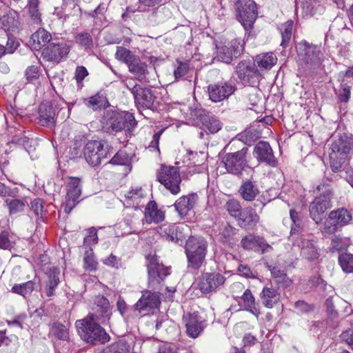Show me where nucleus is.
<instances>
[{
	"label": "nucleus",
	"instance_id": "1",
	"mask_svg": "<svg viewBox=\"0 0 353 353\" xmlns=\"http://www.w3.org/2000/svg\"><path fill=\"white\" fill-rule=\"evenodd\" d=\"M353 150V139L343 134L332 140L329 152L330 165L333 172L340 170L347 154Z\"/></svg>",
	"mask_w": 353,
	"mask_h": 353
},
{
	"label": "nucleus",
	"instance_id": "2",
	"mask_svg": "<svg viewBox=\"0 0 353 353\" xmlns=\"http://www.w3.org/2000/svg\"><path fill=\"white\" fill-rule=\"evenodd\" d=\"M316 191L320 193V195L310 203L309 210L311 218L319 223L323 220L325 211L332 207L330 199L332 191L326 184L318 185Z\"/></svg>",
	"mask_w": 353,
	"mask_h": 353
},
{
	"label": "nucleus",
	"instance_id": "3",
	"mask_svg": "<svg viewBox=\"0 0 353 353\" xmlns=\"http://www.w3.org/2000/svg\"><path fill=\"white\" fill-rule=\"evenodd\" d=\"M208 248V243L201 236L190 237L186 242V255L190 265L199 269L203 263Z\"/></svg>",
	"mask_w": 353,
	"mask_h": 353
},
{
	"label": "nucleus",
	"instance_id": "4",
	"mask_svg": "<svg viewBox=\"0 0 353 353\" xmlns=\"http://www.w3.org/2000/svg\"><path fill=\"white\" fill-rule=\"evenodd\" d=\"M157 180L172 194H176L180 192L181 180L176 168L162 165L158 172Z\"/></svg>",
	"mask_w": 353,
	"mask_h": 353
},
{
	"label": "nucleus",
	"instance_id": "5",
	"mask_svg": "<svg viewBox=\"0 0 353 353\" xmlns=\"http://www.w3.org/2000/svg\"><path fill=\"white\" fill-rule=\"evenodd\" d=\"M236 6L239 21L245 30L251 29L257 17L256 4L252 0H239Z\"/></svg>",
	"mask_w": 353,
	"mask_h": 353
},
{
	"label": "nucleus",
	"instance_id": "6",
	"mask_svg": "<svg viewBox=\"0 0 353 353\" xmlns=\"http://www.w3.org/2000/svg\"><path fill=\"white\" fill-rule=\"evenodd\" d=\"M296 229L292 228L291 236L293 239V245L300 249L301 255L309 261H314L319 257L318 249L314 245L313 241L310 236L305 234H297L296 236Z\"/></svg>",
	"mask_w": 353,
	"mask_h": 353
},
{
	"label": "nucleus",
	"instance_id": "7",
	"mask_svg": "<svg viewBox=\"0 0 353 353\" xmlns=\"http://www.w3.org/2000/svg\"><path fill=\"white\" fill-rule=\"evenodd\" d=\"M247 152L248 148H243L237 152L226 154L223 159V163L227 171L232 174H241L248 166Z\"/></svg>",
	"mask_w": 353,
	"mask_h": 353
},
{
	"label": "nucleus",
	"instance_id": "8",
	"mask_svg": "<svg viewBox=\"0 0 353 353\" xmlns=\"http://www.w3.org/2000/svg\"><path fill=\"white\" fill-rule=\"evenodd\" d=\"M351 220L352 215L347 209L342 208L332 210L325 222L324 232L333 234L339 228L347 224Z\"/></svg>",
	"mask_w": 353,
	"mask_h": 353
},
{
	"label": "nucleus",
	"instance_id": "9",
	"mask_svg": "<svg viewBox=\"0 0 353 353\" xmlns=\"http://www.w3.org/2000/svg\"><path fill=\"white\" fill-rule=\"evenodd\" d=\"M70 51V46L64 42L50 43L42 51V58L48 61L60 62Z\"/></svg>",
	"mask_w": 353,
	"mask_h": 353
},
{
	"label": "nucleus",
	"instance_id": "10",
	"mask_svg": "<svg viewBox=\"0 0 353 353\" xmlns=\"http://www.w3.org/2000/svg\"><path fill=\"white\" fill-rule=\"evenodd\" d=\"M225 279L219 273H204L198 279L197 287L203 293H209L214 291L223 285Z\"/></svg>",
	"mask_w": 353,
	"mask_h": 353
},
{
	"label": "nucleus",
	"instance_id": "11",
	"mask_svg": "<svg viewBox=\"0 0 353 353\" xmlns=\"http://www.w3.org/2000/svg\"><path fill=\"white\" fill-rule=\"evenodd\" d=\"M66 196L65 201V212L70 213L79 202L81 193L80 180L78 178H70L66 186Z\"/></svg>",
	"mask_w": 353,
	"mask_h": 353
},
{
	"label": "nucleus",
	"instance_id": "12",
	"mask_svg": "<svg viewBox=\"0 0 353 353\" xmlns=\"http://www.w3.org/2000/svg\"><path fill=\"white\" fill-rule=\"evenodd\" d=\"M243 50V45L239 39L232 40L228 46L217 48L216 59L223 63H229L234 57H238Z\"/></svg>",
	"mask_w": 353,
	"mask_h": 353
},
{
	"label": "nucleus",
	"instance_id": "13",
	"mask_svg": "<svg viewBox=\"0 0 353 353\" xmlns=\"http://www.w3.org/2000/svg\"><path fill=\"white\" fill-rule=\"evenodd\" d=\"M183 321L186 328L187 334L193 339L198 337L206 325L205 321L194 313L185 314Z\"/></svg>",
	"mask_w": 353,
	"mask_h": 353
},
{
	"label": "nucleus",
	"instance_id": "14",
	"mask_svg": "<svg viewBox=\"0 0 353 353\" xmlns=\"http://www.w3.org/2000/svg\"><path fill=\"white\" fill-rule=\"evenodd\" d=\"M235 86L228 82H219L208 86L210 99L214 102H219L228 98L235 91Z\"/></svg>",
	"mask_w": 353,
	"mask_h": 353
},
{
	"label": "nucleus",
	"instance_id": "15",
	"mask_svg": "<svg viewBox=\"0 0 353 353\" xmlns=\"http://www.w3.org/2000/svg\"><path fill=\"white\" fill-rule=\"evenodd\" d=\"M236 73L239 79L244 85H250L256 82L259 72L255 68L254 63L248 61H241L236 66Z\"/></svg>",
	"mask_w": 353,
	"mask_h": 353
},
{
	"label": "nucleus",
	"instance_id": "16",
	"mask_svg": "<svg viewBox=\"0 0 353 353\" xmlns=\"http://www.w3.org/2000/svg\"><path fill=\"white\" fill-rule=\"evenodd\" d=\"M241 246L247 250H261L262 253L271 252L273 248L261 236L250 234L244 236L241 241Z\"/></svg>",
	"mask_w": 353,
	"mask_h": 353
},
{
	"label": "nucleus",
	"instance_id": "17",
	"mask_svg": "<svg viewBox=\"0 0 353 353\" xmlns=\"http://www.w3.org/2000/svg\"><path fill=\"white\" fill-rule=\"evenodd\" d=\"M148 272L149 284L159 283L166 276L170 274L169 270L162 264H160L157 259L151 257L148 259Z\"/></svg>",
	"mask_w": 353,
	"mask_h": 353
},
{
	"label": "nucleus",
	"instance_id": "18",
	"mask_svg": "<svg viewBox=\"0 0 353 353\" xmlns=\"http://www.w3.org/2000/svg\"><path fill=\"white\" fill-rule=\"evenodd\" d=\"M254 156L260 162H264L272 167L276 165V161L273 154V151L268 142H259L254 147Z\"/></svg>",
	"mask_w": 353,
	"mask_h": 353
},
{
	"label": "nucleus",
	"instance_id": "19",
	"mask_svg": "<svg viewBox=\"0 0 353 353\" xmlns=\"http://www.w3.org/2000/svg\"><path fill=\"white\" fill-rule=\"evenodd\" d=\"M296 49L299 59L307 64L313 63L319 59V48L306 41L299 43Z\"/></svg>",
	"mask_w": 353,
	"mask_h": 353
},
{
	"label": "nucleus",
	"instance_id": "20",
	"mask_svg": "<svg viewBox=\"0 0 353 353\" xmlns=\"http://www.w3.org/2000/svg\"><path fill=\"white\" fill-rule=\"evenodd\" d=\"M160 304L159 296L157 292H152L149 290H144L141 297L135 304V310L141 312L148 307L153 309L157 307Z\"/></svg>",
	"mask_w": 353,
	"mask_h": 353
},
{
	"label": "nucleus",
	"instance_id": "21",
	"mask_svg": "<svg viewBox=\"0 0 353 353\" xmlns=\"http://www.w3.org/2000/svg\"><path fill=\"white\" fill-rule=\"evenodd\" d=\"M94 316L90 315V344L101 345L110 341V336L105 330L98 324H92Z\"/></svg>",
	"mask_w": 353,
	"mask_h": 353
},
{
	"label": "nucleus",
	"instance_id": "22",
	"mask_svg": "<svg viewBox=\"0 0 353 353\" xmlns=\"http://www.w3.org/2000/svg\"><path fill=\"white\" fill-rule=\"evenodd\" d=\"M60 272L57 268L52 267L50 268L48 273V281H46V285L43 290V297L46 296L50 299L54 296V291L59 283V276Z\"/></svg>",
	"mask_w": 353,
	"mask_h": 353
},
{
	"label": "nucleus",
	"instance_id": "23",
	"mask_svg": "<svg viewBox=\"0 0 353 353\" xmlns=\"http://www.w3.org/2000/svg\"><path fill=\"white\" fill-rule=\"evenodd\" d=\"M134 98L139 109H150L153 105L154 97L150 89L141 88L138 92L134 91Z\"/></svg>",
	"mask_w": 353,
	"mask_h": 353
},
{
	"label": "nucleus",
	"instance_id": "24",
	"mask_svg": "<svg viewBox=\"0 0 353 353\" xmlns=\"http://www.w3.org/2000/svg\"><path fill=\"white\" fill-rule=\"evenodd\" d=\"M106 157V152L103 144L100 141H90V165L96 166L101 160Z\"/></svg>",
	"mask_w": 353,
	"mask_h": 353
},
{
	"label": "nucleus",
	"instance_id": "25",
	"mask_svg": "<svg viewBox=\"0 0 353 353\" xmlns=\"http://www.w3.org/2000/svg\"><path fill=\"white\" fill-rule=\"evenodd\" d=\"M239 224L241 228H252L259 221V216L251 208H245L238 218Z\"/></svg>",
	"mask_w": 353,
	"mask_h": 353
},
{
	"label": "nucleus",
	"instance_id": "26",
	"mask_svg": "<svg viewBox=\"0 0 353 353\" xmlns=\"http://www.w3.org/2000/svg\"><path fill=\"white\" fill-rule=\"evenodd\" d=\"M196 194L181 196L176 201L174 206L179 214L182 217L193 208L196 201Z\"/></svg>",
	"mask_w": 353,
	"mask_h": 353
},
{
	"label": "nucleus",
	"instance_id": "27",
	"mask_svg": "<svg viewBox=\"0 0 353 353\" xmlns=\"http://www.w3.org/2000/svg\"><path fill=\"white\" fill-rule=\"evenodd\" d=\"M51 40V34L43 28H39L32 34L30 43L34 50H39Z\"/></svg>",
	"mask_w": 353,
	"mask_h": 353
},
{
	"label": "nucleus",
	"instance_id": "28",
	"mask_svg": "<svg viewBox=\"0 0 353 353\" xmlns=\"http://www.w3.org/2000/svg\"><path fill=\"white\" fill-rule=\"evenodd\" d=\"M164 212L157 208L154 201H150L145 209V220L148 223H158L163 221Z\"/></svg>",
	"mask_w": 353,
	"mask_h": 353
},
{
	"label": "nucleus",
	"instance_id": "29",
	"mask_svg": "<svg viewBox=\"0 0 353 353\" xmlns=\"http://www.w3.org/2000/svg\"><path fill=\"white\" fill-rule=\"evenodd\" d=\"M39 122L42 125H53L55 113L52 106L48 103H42L39 108Z\"/></svg>",
	"mask_w": 353,
	"mask_h": 353
},
{
	"label": "nucleus",
	"instance_id": "30",
	"mask_svg": "<svg viewBox=\"0 0 353 353\" xmlns=\"http://www.w3.org/2000/svg\"><path fill=\"white\" fill-rule=\"evenodd\" d=\"M259 68L270 70L277 62V57L272 52H266L257 55L254 59Z\"/></svg>",
	"mask_w": 353,
	"mask_h": 353
},
{
	"label": "nucleus",
	"instance_id": "31",
	"mask_svg": "<svg viewBox=\"0 0 353 353\" xmlns=\"http://www.w3.org/2000/svg\"><path fill=\"white\" fill-rule=\"evenodd\" d=\"M3 28L6 31H14L17 29L18 14L14 10H10L6 14H3L0 19Z\"/></svg>",
	"mask_w": 353,
	"mask_h": 353
},
{
	"label": "nucleus",
	"instance_id": "32",
	"mask_svg": "<svg viewBox=\"0 0 353 353\" xmlns=\"http://www.w3.org/2000/svg\"><path fill=\"white\" fill-rule=\"evenodd\" d=\"M239 193L244 200L252 201L258 195L259 191L257 186L253 182L247 181L241 185Z\"/></svg>",
	"mask_w": 353,
	"mask_h": 353
},
{
	"label": "nucleus",
	"instance_id": "33",
	"mask_svg": "<svg viewBox=\"0 0 353 353\" xmlns=\"http://www.w3.org/2000/svg\"><path fill=\"white\" fill-rule=\"evenodd\" d=\"M261 295L264 305L268 308L272 307L279 300L277 291L272 287L263 288Z\"/></svg>",
	"mask_w": 353,
	"mask_h": 353
},
{
	"label": "nucleus",
	"instance_id": "34",
	"mask_svg": "<svg viewBox=\"0 0 353 353\" xmlns=\"http://www.w3.org/2000/svg\"><path fill=\"white\" fill-rule=\"evenodd\" d=\"M239 298L242 300L245 309L257 316L259 312L256 307L255 299L250 290H245Z\"/></svg>",
	"mask_w": 353,
	"mask_h": 353
},
{
	"label": "nucleus",
	"instance_id": "35",
	"mask_svg": "<svg viewBox=\"0 0 353 353\" xmlns=\"http://www.w3.org/2000/svg\"><path fill=\"white\" fill-rule=\"evenodd\" d=\"M17 350L16 337L8 338L0 332V351L1 353H15Z\"/></svg>",
	"mask_w": 353,
	"mask_h": 353
},
{
	"label": "nucleus",
	"instance_id": "36",
	"mask_svg": "<svg viewBox=\"0 0 353 353\" xmlns=\"http://www.w3.org/2000/svg\"><path fill=\"white\" fill-rule=\"evenodd\" d=\"M128 68L130 72L134 74L138 79L142 80L147 70V65L141 62L139 59L135 57L128 64Z\"/></svg>",
	"mask_w": 353,
	"mask_h": 353
},
{
	"label": "nucleus",
	"instance_id": "37",
	"mask_svg": "<svg viewBox=\"0 0 353 353\" xmlns=\"http://www.w3.org/2000/svg\"><path fill=\"white\" fill-rule=\"evenodd\" d=\"M190 228L188 225L181 223L175 225L172 242L176 243H183L187 237L190 236Z\"/></svg>",
	"mask_w": 353,
	"mask_h": 353
},
{
	"label": "nucleus",
	"instance_id": "38",
	"mask_svg": "<svg viewBox=\"0 0 353 353\" xmlns=\"http://www.w3.org/2000/svg\"><path fill=\"white\" fill-rule=\"evenodd\" d=\"M6 206L8 208L10 215L15 214L24 211L28 202L26 200L18 199H6L5 201Z\"/></svg>",
	"mask_w": 353,
	"mask_h": 353
},
{
	"label": "nucleus",
	"instance_id": "39",
	"mask_svg": "<svg viewBox=\"0 0 353 353\" xmlns=\"http://www.w3.org/2000/svg\"><path fill=\"white\" fill-rule=\"evenodd\" d=\"M86 145V138L85 137H77L72 146L70 148L71 157H81L82 154L85 156L84 150Z\"/></svg>",
	"mask_w": 353,
	"mask_h": 353
},
{
	"label": "nucleus",
	"instance_id": "40",
	"mask_svg": "<svg viewBox=\"0 0 353 353\" xmlns=\"http://www.w3.org/2000/svg\"><path fill=\"white\" fill-rule=\"evenodd\" d=\"M109 105L106 97L103 93H98L97 95L90 98V106L94 110L105 108Z\"/></svg>",
	"mask_w": 353,
	"mask_h": 353
},
{
	"label": "nucleus",
	"instance_id": "41",
	"mask_svg": "<svg viewBox=\"0 0 353 353\" xmlns=\"http://www.w3.org/2000/svg\"><path fill=\"white\" fill-rule=\"evenodd\" d=\"M39 0H28V8L30 17L33 23L39 24L41 21L39 10Z\"/></svg>",
	"mask_w": 353,
	"mask_h": 353
},
{
	"label": "nucleus",
	"instance_id": "42",
	"mask_svg": "<svg viewBox=\"0 0 353 353\" xmlns=\"http://www.w3.org/2000/svg\"><path fill=\"white\" fill-rule=\"evenodd\" d=\"M203 125L211 133H216L223 126L222 123L214 117H206L204 118Z\"/></svg>",
	"mask_w": 353,
	"mask_h": 353
},
{
	"label": "nucleus",
	"instance_id": "43",
	"mask_svg": "<svg viewBox=\"0 0 353 353\" xmlns=\"http://www.w3.org/2000/svg\"><path fill=\"white\" fill-rule=\"evenodd\" d=\"M339 263L342 270L346 273L353 272V255L343 253L339 255Z\"/></svg>",
	"mask_w": 353,
	"mask_h": 353
},
{
	"label": "nucleus",
	"instance_id": "44",
	"mask_svg": "<svg viewBox=\"0 0 353 353\" xmlns=\"http://www.w3.org/2000/svg\"><path fill=\"white\" fill-rule=\"evenodd\" d=\"M293 28V21L289 20L285 23L282 24L280 28L282 41L281 45L285 47L291 39L292 31Z\"/></svg>",
	"mask_w": 353,
	"mask_h": 353
},
{
	"label": "nucleus",
	"instance_id": "45",
	"mask_svg": "<svg viewBox=\"0 0 353 353\" xmlns=\"http://www.w3.org/2000/svg\"><path fill=\"white\" fill-rule=\"evenodd\" d=\"M224 208L228 212L230 216L235 218H239L243 211L241 210L240 202L236 199L228 200L225 204Z\"/></svg>",
	"mask_w": 353,
	"mask_h": 353
},
{
	"label": "nucleus",
	"instance_id": "46",
	"mask_svg": "<svg viewBox=\"0 0 353 353\" xmlns=\"http://www.w3.org/2000/svg\"><path fill=\"white\" fill-rule=\"evenodd\" d=\"M94 305H96L97 312L100 314H95L94 319H98L102 314L108 312L110 307L109 301L103 296H98L96 297Z\"/></svg>",
	"mask_w": 353,
	"mask_h": 353
},
{
	"label": "nucleus",
	"instance_id": "47",
	"mask_svg": "<svg viewBox=\"0 0 353 353\" xmlns=\"http://www.w3.org/2000/svg\"><path fill=\"white\" fill-rule=\"evenodd\" d=\"M34 283L30 281L24 283L15 285L12 287V291L23 296L30 294L34 290Z\"/></svg>",
	"mask_w": 353,
	"mask_h": 353
},
{
	"label": "nucleus",
	"instance_id": "48",
	"mask_svg": "<svg viewBox=\"0 0 353 353\" xmlns=\"http://www.w3.org/2000/svg\"><path fill=\"white\" fill-rule=\"evenodd\" d=\"M76 328L78 332V334L80 337L84 341H88V318H84L81 320H78L76 321Z\"/></svg>",
	"mask_w": 353,
	"mask_h": 353
},
{
	"label": "nucleus",
	"instance_id": "49",
	"mask_svg": "<svg viewBox=\"0 0 353 353\" xmlns=\"http://www.w3.org/2000/svg\"><path fill=\"white\" fill-rule=\"evenodd\" d=\"M116 58L123 61L128 65L132 61V60L135 58L130 52V50L128 49L123 48V47H119L117 48V52L115 54Z\"/></svg>",
	"mask_w": 353,
	"mask_h": 353
},
{
	"label": "nucleus",
	"instance_id": "50",
	"mask_svg": "<svg viewBox=\"0 0 353 353\" xmlns=\"http://www.w3.org/2000/svg\"><path fill=\"white\" fill-rule=\"evenodd\" d=\"M128 352L126 344L120 341L111 344L104 349L102 353H128Z\"/></svg>",
	"mask_w": 353,
	"mask_h": 353
},
{
	"label": "nucleus",
	"instance_id": "51",
	"mask_svg": "<svg viewBox=\"0 0 353 353\" xmlns=\"http://www.w3.org/2000/svg\"><path fill=\"white\" fill-rule=\"evenodd\" d=\"M174 228L175 225L165 223L159 227V233L161 236L165 238L166 240L172 241Z\"/></svg>",
	"mask_w": 353,
	"mask_h": 353
},
{
	"label": "nucleus",
	"instance_id": "52",
	"mask_svg": "<svg viewBox=\"0 0 353 353\" xmlns=\"http://www.w3.org/2000/svg\"><path fill=\"white\" fill-rule=\"evenodd\" d=\"M12 247V236L8 231L0 234V249L8 250Z\"/></svg>",
	"mask_w": 353,
	"mask_h": 353
},
{
	"label": "nucleus",
	"instance_id": "53",
	"mask_svg": "<svg viewBox=\"0 0 353 353\" xmlns=\"http://www.w3.org/2000/svg\"><path fill=\"white\" fill-rule=\"evenodd\" d=\"M12 143H17L19 145H21L24 147L25 150L28 152H30L32 150H34V143L35 141L33 139H28L27 137H21L20 139H14L12 141Z\"/></svg>",
	"mask_w": 353,
	"mask_h": 353
},
{
	"label": "nucleus",
	"instance_id": "54",
	"mask_svg": "<svg viewBox=\"0 0 353 353\" xmlns=\"http://www.w3.org/2000/svg\"><path fill=\"white\" fill-rule=\"evenodd\" d=\"M129 161V156L125 150H119L112 158L110 163L114 165H125Z\"/></svg>",
	"mask_w": 353,
	"mask_h": 353
},
{
	"label": "nucleus",
	"instance_id": "55",
	"mask_svg": "<svg viewBox=\"0 0 353 353\" xmlns=\"http://www.w3.org/2000/svg\"><path fill=\"white\" fill-rule=\"evenodd\" d=\"M53 334L55 336L61 340H67L69 338L68 329L65 325L59 324L53 327Z\"/></svg>",
	"mask_w": 353,
	"mask_h": 353
},
{
	"label": "nucleus",
	"instance_id": "56",
	"mask_svg": "<svg viewBox=\"0 0 353 353\" xmlns=\"http://www.w3.org/2000/svg\"><path fill=\"white\" fill-rule=\"evenodd\" d=\"M40 74V68L37 65H31L26 70V77L28 81H34Z\"/></svg>",
	"mask_w": 353,
	"mask_h": 353
},
{
	"label": "nucleus",
	"instance_id": "57",
	"mask_svg": "<svg viewBox=\"0 0 353 353\" xmlns=\"http://www.w3.org/2000/svg\"><path fill=\"white\" fill-rule=\"evenodd\" d=\"M234 228L226 223L220 228V232L218 235L221 241H226L227 239L234 234Z\"/></svg>",
	"mask_w": 353,
	"mask_h": 353
},
{
	"label": "nucleus",
	"instance_id": "58",
	"mask_svg": "<svg viewBox=\"0 0 353 353\" xmlns=\"http://www.w3.org/2000/svg\"><path fill=\"white\" fill-rule=\"evenodd\" d=\"M77 0H63L64 4H65V12L67 11V10L72 9L73 10V13H69L67 14V16L70 15H78L79 13L81 12L80 7L77 5L76 3Z\"/></svg>",
	"mask_w": 353,
	"mask_h": 353
},
{
	"label": "nucleus",
	"instance_id": "59",
	"mask_svg": "<svg viewBox=\"0 0 353 353\" xmlns=\"http://www.w3.org/2000/svg\"><path fill=\"white\" fill-rule=\"evenodd\" d=\"M103 263L110 267L118 269L121 267V261L114 254H111L109 256L103 259Z\"/></svg>",
	"mask_w": 353,
	"mask_h": 353
},
{
	"label": "nucleus",
	"instance_id": "60",
	"mask_svg": "<svg viewBox=\"0 0 353 353\" xmlns=\"http://www.w3.org/2000/svg\"><path fill=\"white\" fill-rule=\"evenodd\" d=\"M123 122L122 114L115 115L111 122L110 126L112 130L115 132H119L125 129V124Z\"/></svg>",
	"mask_w": 353,
	"mask_h": 353
},
{
	"label": "nucleus",
	"instance_id": "61",
	"mask_svg": "<svg viewBox=\"0 0 353 353\" xmlns=\"http://www.w3.org/2000/svg\"><path fill=\"white\" fill-rule=\"evenodd\" d=\"M143 196V191L141 188H135L132 189L131 190L128 191L126 194L125 197L128 199L132 200L133 201H137Z\"/></svg>",
	"mask_w": 353,
	"mask_h": 353
},
{
	"label": "nucleus",
	"instance_id": "62",
	"mask_svg": "<svg viewBox=\"0 0 353 353\" xmlns=\"http://www.w3.org/2000/svg\"><path fill=\"white\" fill-rule=\"evenodd\" d=\"M43 208V201L39 199H34L31 203V209L37 216L42 215Z\"/></svg>",
	"mask_w": 353,
	"mask_h": 353
},
{
	"label": "nucleus",
	"instance_id": "63",
	"mask_svg": "<svg viewBox=\"0 0 353 353\" xmlns=\"http://www.w3.org/2000/svg\"><path fill=\"white\" fill-rule=\"evenodd\" d=\"M27 319V315L25 313L20 314L17 316L13 320L8 322L9 325L17 326L20 328H23V324Z\"/></svg>",
	"mask_w": 353,
	"mask_h": 353
},
{
	"label": "nucleus",
	"instance_id": "64",
	"mask_svg": "<svg viewBox=\"0 0 353 353\" xmlns=\"http://www.w3.org/2000/svg\"><path fill=\"white\" fill-rule=\"evenodd\" d=\"M343 341H345L353 349V330L349 329L343 332L341 335Z\"/></svg>",
	"mask_w": 353,
	"mask_h": 353
}]
</instances>
